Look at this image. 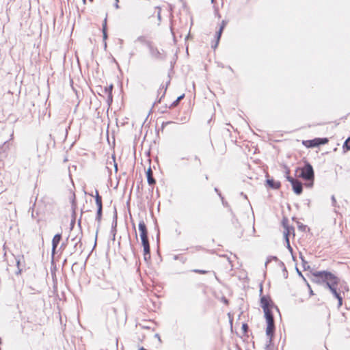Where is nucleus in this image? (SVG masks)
Here are the masks:
<instances>
[{
    "label": "nucleus",
    "instance_id": "1",
    "mask_svg": "<svg viewBox=\"0 0 350 350\" xmlns=\"http://www.w3.org/2000/svg\"><path fill=\"white\" fill-rule=\"evenodd\" d=\"M312 275L315 278L322 280L323 282H325L326 286L329 288V289L331 288L337 287L339 283L338 278L328 271H315L312 273Z\"/></svg>",
    "mask_w": 350,
    "mask_h": 350
},
{
    "label": "nucleus",
    "instance_id": "2",
    "mask_svg": "<svg viewBox=\"0 0 350 350\" xmlns=\"http://www.w3.org/2000/svg\"><path fill=\"white\" fill-rule=\"evenodd\" d=\"M301 172L299 176L306 180L310 181V183L306 185L308 187H312L314 181V170L312 166L307 163L303 167H298L296 170L297 172Z\"/></svg>",
    "mask_w": 350,
    "mask_h": 350
},
{
    "label": "nucleus",
    "instance_id": "3",
    "mask_svg": "<svg viewBox=\"0 0 350 350\" xmlns=\"http://www.w3.org/2000/svg\"><path fill=\"white\" fill-rule=\"evenodd\" d=\"M264 312L267 323L266 334L269 338V342H271L275 330L274 319L270 309L264 310Z\"/></svg>",
    "mask_w": 350,
    "mask_h": 350
},
{
    "label": "nucleus",
    "instance_id": "4",
    "mask_svg": "<svg viewBox=\"0 0 350 350\" xmlns=\"http://www.w3.org/2000/svg\"><path fill=\"white\" fill-rule=\"evenodd\" d=\"M286 179L291 183L294 192L297 195H300L303 191L301 183L292 178L291 176H287Z\"/></svg>",
    "mask_w": 350,
    "mask_h": 350
},
{
    "label": "nucleus",
    "instance_id": "5",
    "mask_svg": "<svg viewBox=\"0 0 350 350\" xmlns=\"http://www.w3.org/2000/svg\"><path fill=\"white\" fill-rule=\"evenodd\" d=\"M139 230L140 232L141 239L148 238V230L143 220L140 221L139 223Z\"/></svg>",
    "mask_w": 350,
    "mask_h": 350
},
{
    "label": "nucleus",
    "instance_id": "6",
    "mask_svg": "<svg viewBox=\"0 0 350 350\" xmlns=\"http://www.w3.org/2000/svg\"><path fill=\"white\" fill-rule=\"evenodd\" d=\"M62 239L61 234H56L52 240V254L54 255L56 248Z\"/></svg>",
    "mask_w": 350,
    "mask_h": 350
},
{
    "label": "nucleus",
    "instance_id": "7",
    "mask_svg": "<svg viewBox=\"0 0 350 350\" xmlns=\"http://www.w3.org/2000/svg\"><path fill=\"white\" fill-rule=\"evenodd\" d=\"M269 299L263 296L260 299V306L262 308L263 310L269 309Z\"/></svg>",
    "mask_w": 350,
    "mask_h": 350
},
{
    "label": "nucleus",
    "instance_id": "8",
    "mask_svg": "<svg viewBox=\"0 0 350 350\" xmlns=\"http://www.w3.org/2000/svg\"><path fill=\"white\" fill-rule=\"evenodd\" d=\"M150 51L152 57L155 59H161L163 57L161 53L157 48L151 46L150 48Z\"/></svg>",
    "mask_w": 350,
    "mask_h": 350
},
{
    "label": "nucleus",
    "instance_id": "9",
    "mask_svg": "<svg viewBox=\"0 0 350 350\" xmlns=\"http://www.w3.org/2000/svg\"><path fill=\"white\" fill-rule=\"evenodd\" d=\"M147 180L150 185L155 184V180L153 178L152 171L151 168H149L146 172Z\"/></svg>",
    "mask_w": 350,
    "mask_h": 350
},
{
    "label": "nucleus",
    "instance_id": "10",
    "mask_svg": "<svg viewBox=\"0 0 350 350\" xmlns=\"http://www.w3.org/2000/svg\"><path fill=\"white\" fill-rule=\"evenodd\" d=\"M8 150L9 146L6 145V142H5L2 148L0 149V160L6 157Z\"/></svg>",
    "mask_w": 350,
    "mask_h": 350
},
{
    "label": "nucleus",
    "instance_id": "11",
    "mask_svg": "<svg viewBox=\"0 0 350 350\" xmlns=\"http://www.w3.org/2000/svg\"><path fill=\"white\" fill-rule=\"evenodd\" d=\"M267 183L268 185L273 189H278L280 187V183L275 182L273 180L268 179Z\"/></svg>",
    "mask_w": 350,
    "mask_h": 350
},
{
    "label": "nucleus",
    "instance_id": "12",
    "mask_svg": "<svg viewBox=\"0 0 350 350\" xmlns=\"http://www.w3.org/2000/svg\"><path fill=\"white\" fill-rule=\"evenodd\" d=\"M95 200L98 208H103L102 198L99 196L98 190H96Z\"/></svg>",
    "mask_w": 350,
    "mask_h": 350
},
{
    "label": "nucleus",
    "instance_id": "13",
    "mask_svg": "<svg viewBox=\"0 0 350 350\" xmlns=\"http://www.w3.org/2000/svg\"><path fill=\"white\" fill-rule=\"evenodd\" d=\"M102 31H103V40H105L107 38V16L105 17V18L103 21Z\"/></svg>",
    "mask_w": 350,
    "mask_h": 350
},
{
    "label": "nucleus",
    "instance_id": "14",
    "mask_svg": "<svg viewBox=\"0 0 350 350\" xmlns=\"http://www.w3.org/2000/svg\"><path fill=\"white\" fill-rule=\"evenodd\" d=\"M144 247V258L145 260H148L150 258V246L143 247Z\"/></svg>",
    "mask_w": 350,
    "mask_h": 350
},
{
    "label": "nucleus",
    "instance_id": "15",
    "mask_svg": "<svg viewBox=\"0 0 350 350\" xmlns=\"http://www.w3.org/2000/svg\"><path fill=\"white\" fill-rule=\"evenodd\" d=\"M112 88H113L112 85H110L109 87L105 88V92H106V93L108 94L107 101L109 103L112 102V94H111Z\"/></svg>",
    "mask_w": 350,
    "mask_h": 350
},
{
    "label": "nucleus",
    "instance_id": "16",
    "mask_svg": "<svg viewBox=\"0 0 350 350\" xmlns=\"http://www.w3.org/2000/svg\"><path fill=\"white\" fill-rule=\"evenodd\" d=\"M290 231L287 228L284 232V237H285V239H286V241L287 243V247L289 249L290 251H292V248L290 245V243H289V239H288V234H289Z\"/></svg>",
    "mask_w": 350,
    "mask_h": 350
},
{
    "label": "nucleus",
    "instance_id": "17",
    "mask_svg": "<svg viewBox=\"0 0 350 350\" xmlns=\"http://www.w3.org/2000/svg\"><path fill=\"white\" fill-rule=\"evenodd\" d=\"M222 31H223V27H219V29L218 30V31L216 33L217 42H216V44H215V47H216L217 44H218V42H219V40L220 39V37H221V33H222Z\"/></svg>",
    "mask_w": 350,
    "mask_h": 350
},
{
    "label": "nucleus",
    "instance_id": "18",
    "mask_svg": "<svg viewBox=\"0 0 350 350\" xmlns=\"http://www.w3.org/2000/svg\"><path fill=\"white\" fill-rule=\"evenodd\" d=\"M102 208H98L97 213H96V219L100 222L101 220V216H102Z\"/></svg>",
    "mask_w": 350,
    "mask_h": 350
},
{
    "label": "nucleus",
    "instance_id": "19",
    "mask_svg": "<svg viewBox=\"0 0 350 350\" xmlns=\"http://www.w3.org/2000/svg\"><path fill=\"white\" fill-rule=\"evenodd\" d=\"M336 288L337 287H335V288H331L329 290L332 293V294L334 295V296L338 299L340 297V294L337 292L336 291Z\"/></svg>",
    "mask_w": 350,
    "mask_h": 350
},
{
    "label": "nucleus",
    "instance_id": "20",
    "mask_svg": "<svg viewBox=\"0 0 350 350\" xmlns=\"http://www.w3.org/2000/svg\"><path fill=\"white\" fill-rule=\"evenodd\" d=\"M183 97H184V94L178 97L177 99L174 102H173V103L172 104V107L176 106L178 105V103L180 102V100L183 98Z\"/></svg>",
    "mask_w": 350,
    "mask_h": 350
},
{
    "label": "nucleus",
    "instance_id": "21",
    "mask_svg": "<svg viewBox=\"0 0 350 350\" xmlns=\"http://www.w3.org/2000/svg\"><path fill=\"white\" fill-rule=\"evenodd\" d=\"M170 83V81H168L165 85V87L163 86L162 88H160V90H159V92L160 93L161 91L163 92H162V96L161 97H163L165 92H166V90H167V84Z\"/></svg>",
    "mask_w": 350,
    "mask_h": 350
},
{
    "label": "nucleus",
    "instance_id": "22",
    "mask_svg": "<svg viewBox=\"0 0 350 350\" xmlns=\"http://www.w3.org/2000/svg\"><path fill=\"white\" fill-rule=\"evenodd\" d=\"M81 237H78L77 236L72 239V241H76L75 247H77L78 244H81Z\"/></svg>",
    "mask_w": 350,
    "mask_h": 350
},
{
    "label": "nucleus",
    "instance_id": "23",
    "mask_svg": "<svg viewBox=\"0 0 350 350\" xmlns=\"http://www.w3.org/2000/svg\"><path fill=\"white\" fill-rule=\"evenodd\" d=\"M141 240L143 247L150 246L148 238Z\"/></svg>",
    "mask_w": 350,
    "mask_h": 350
},
{
    "label": "nucleus",
    "instance_id": "24",
    "mask_svg": "<svg viewBox=\"0 0 350 350\" xmlns=\"http://www.w3.org/2000/svg\"><path fill=\"white\" fill-rule=\"evenodd\" d=\"M315 140L319 141V144H326L328 142V139L327 138H319V139H316Z\"/></svg>",
    "mask_w": 350,
    "mask_h": 350
},
{
    "label": "nucleus",
    "instance_id": "25",
    "mask_svg": "<svg viewBox=\"0 0 350 350\" xmlns=\"http://www.w3.org/2000/svg\"><path fill=\"white\" fill-rule=\"evenodd\" d=\"M344 147L347 150H350V137L345 141Z\"/></svg>",
    "mask_w": 350,
    "mask_h": 350
},
{
    "label": "nucleus",
    "instance_id": "26",
    "mask_svg": "<svg viewBox=\"0 0 350 350\" xmlns=\"http://www.w3.org/2000/svg\"><path fill=\"white\" fill-rule=\"evenodd\" d=\"M192 271L197 273H200V274H206L208 273L207 271L202 270V269H193Z\"/></svg>",
    "mask_w": 350,
    "mask_h": 350
},
{
    "label": "nucleus",
    "instance_id": "27",
    "mask_svg": "<svg viewBox=\"0 0 350 350\" xmlns=\"http://www.w3.org/2000/svg\"><path fill=\"white\" fill-rule=\"evenodd\" d=\"M331 200H332V206H336V204H337V202H336V198H335V196H332L331 197Z\"/></svg>",
    "mask_w": 350,
    "mask_h": 350
},
{
    "label": "nucleus",
    "instance_id": "28",
    "mask_svg": "<svg viewBox=\"0 0 350 350\" xmlns=\"http://www.w3.org/2000/svg\"><path fill=\"white\" fill-rule=\"evenodd\" d=\"M338 300V306H341L342 304V298L340 296L339 298L337 299Z\"/></svg>",
    "mask_w": 350,
    "mask_h": 350
},
{
    "label": "nucleus",
    "instance_id": "29",
    "mask_svg": "<svg viewBox=\"0 0 350 350\" xmlns=\"http://www.w3.org/2000/svg\"><path fill=\"white\" fill-rule=\"evenodd\" d=\"M157 9H158V12H157V18L159 21H161V13H160V9L157 8Z\"/></svg>",
    "mask_w": 350,
    "mask_h": 350
},
{
    "label": "nucleus",
    "instance_id": "30",
    "mask_svg": "<svg viewBox=\"0 0 350 350\" xmlns=\"http://www.w3.org/2000/svg\"><path fill=\"white\" fill-rule=\"evenodd\" d=\"M226 25V22L225 21H222L220 27H223V29H224Z\"/></svg>",
    "mask_w": 350,
    "mask_h": 350
},
{
    "label": "nucleus",
    "instance_id": "31",
    "mask_svg": "<svg viewBox=\"0 0 350 350\" xmlns=\"http://www.w3.org/2000/svg\"><path fill=\"white\" fill-rule=\"evenodd\" d=\"M242 328L246 332L247 329V325L246 324H243V326H242Z\"/></svg>",
    "mask_w": 350,
    "mask_h": 350
},
{
    "label": "nucleus",
    "instance_id": "32",
    "mask_svg": "<svg viewBox=\"0 0 350 350\" xmlns=\"http://www.w3.org/2000/svg\"><path fill=\"white\" fill-rule=\"evenodd\" d=\"M302 261H303V263H304V269H306V267H307V265H306V264H307V262H305L303 259H302Z\"/></svg>",
    "mask_w": 350,
    "mask_h": 350
},
{
    "label": "nucleus",
    "instance_id": "33",
    "mask_svg": "<svg viewBox=\"0 0 350 350\" xmlns=\"http://www.w3.org/2000/svg\"><path fill=\"white\" fill-rule=\"evenodd\" d=\"M302 261H303V263H304V269H306V267H307V265H306V264H307V262H305L303 259H302Z\"/></svg>",
    "mask_w": 350,
    "mask_h": 350
},
{
    "label": "nucleus",
    "instance_id": "34",
    "mask_svg": "<svg viewBox=\"0 0 350 350\" xmlns=\"http://www.w3.org/2000/svg\"><path fill=\"white\" fill-rule=\"evenodd\" d=\"M289 172H289V170H286V178L287 176H289Z\"/></svg>",
    "mask_w": 350,
    "mask_h": 350
},
{
    "label": "nucleus",
    "instance_id": "35",
    "mask_svg": "<svg viewBox=\"0 0 350 350\" xmlns=\"http://www.w3.org/2000/svg\"><path fill=\"white\" fill-rule=\"evenodd\" d=\"M115 8H116V9H118V8H119L118 2H116V3H115Z\"/></svg>",
    "mask_w": 350,
    "mask_h": 350
},
{
    "label": "nucleus",
    "instance_id": "36",
    "mask_svg": "<svg viewBox=\"0 0 350 350\" xmlns=\"http://www.w3.org/2000/svg\"><path fill=\"white\" fill-rule=\"evenodd\" d=\"M195 159H196V160H198L199 162H200V159H199V158H198V157H195Z\"/></svg>",
    "mask_w": 350,
    "mask_h": 350
},
{
    "label": "nucleus",
    "instance_id": "37",
    "mask_svg": "<svg viewBox=\"0 0 350 350\" xmlns=\"http://www.w3.org/2000/svg\"><path fill=\"white\" fill-rule=\"evenodd\" d=\"M241 195H243V197H244L245 198H247V196L246 195H243V193H241Z\"/></svg>",
    "mask_w": 350,
    "mask_h": 350
},
{
    "label": "nucleus",
    "instance_id": "38",
    "mask_svg": "<svg viewBox=\"0 0 350 350\" xmlns=\"http://www.w3.org/2000/svg\"><path fill=\"white\" fill-rule=\"evenodd\" d=\"M241 195H243V197H244L245 198H247V196L246 195H243V193H241Z\"/></svg>",
    "mask_w": 350,
    "mask_h": 350
},
{
    "label": "nucleus",
    "instance_id": "39",
    "mask_svg": "<svg viewBox=\"0 0 350 350\" xmlns=\"http://www.w3.org/2000/svg\"><path fill=\"white\" fill-rule=\"evenodd\" d=\"M241 195H243V197H244L245 198H247V196L246 195H243V193H241Z\"/></svg>",
    "mask_w": 350,
    "mask_h": 350
},
{
    "label": "nucleus",
    "instance_id": "40",
    "mask_svg": "<svg viewBox=\"0 0 350 350\" xmlns=\"http://www.w3.org/2000/svg\"><path fill=\"white\" fill-rule=\"evenodd\" d=\"M156 338H160V336H159L158 334H156Z\"/></svg>",
    "mask_w": 350,
    "mask_h": 350
},
{
    "label": "nucleus",
    "instance_id": "41",
    "mask_svg": "<svg viewBox=\"0 0 350 350\" xmlns=\"http://www.w3.org/2000/svg\"><path fill=\"white\" fill-rule=\"evenodd\" d=\"M156 338H160V336H159L158 334H156Z\"/></svg>",
    "mask_w": 350,
    "mask_h": 350
},
{
    "label": "nucleus",
    "instance_id": "42",
    "mask_svg": "<svg viewBox=\"0 0 350 350\" xmlns=\"http://www.w3.org/2000/svg\"><path fill=\"white\" fill-rule=\"evenodd\" d=\"M116 234L113 233V239H115Z\"/></svg>",
    "mask_w": 350,
    "mask_h": 350
},
{
    "label": "nucleus",
    "instance_id": "43",
    "mask_svg": "<svg viewBox=\"0 0 350 350\" xmlns=\"http://www.w3.org/2000/svg\"><path fill=\"white\" fill-rule=\"evenodd\" d=\"M215 0H211V3H213Z\"/></svg>",
    "mask_w": 350,
    "mask_h": 350
},
{
    "label": "nucleus",
    "instance_id": "44",
    "mask_svg": "<svg viewBox=\"0 0 350 350\" xmlns=\"http://www.w3.org/2000/svg\"><path fill=\"white\" fill-rule=\"evenodd\" d=\"M84 3H85V0H83Z\"/></svg>",
    "mask_w": 350,
    "mask_h": 350
},
{
    "label": "nucleus",
    "instance_id": "45",
    "mask_svg": "<svg viewBox=\"0 0 350 350\" xmlns=\"http://www.w3.org/2000/svg\"><path fill=\"white\" fill-rule=\"evenodd\" d=\"M116 2H118V0H116Z\"/></svg>",
    "mask_w": 350,
    "mask_h": 350
}]
</instances>
